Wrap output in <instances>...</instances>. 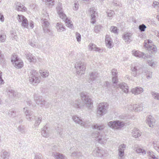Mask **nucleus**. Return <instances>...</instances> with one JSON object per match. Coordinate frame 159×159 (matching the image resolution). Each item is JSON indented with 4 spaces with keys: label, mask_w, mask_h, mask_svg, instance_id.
I'll use <instances>...</instances> for the list:
<instances>
[{
    "label": "nucleus",
    "mask_w": 159,
    "mask_h": 159,
    "mask_svg": "<svg viewBox=\"0 0 159 159\" xmlns=\"http://www.w3.org/2000/svg\"><path fill=\"white\" fill-rule=\"evenodd\" d=\"M159 4V2L154 1L152 3V6H153L154 7H155L156 6H158Z\"/></svg>",
    "instance_id": "64"
},
{
    "label": "nucleus",
    "mask_w": 159,
    "mask_h": 159,
    "mask_svg": "<svg viewBox=\"0 0 159 159\" xmlns=\"http://www.w3.org/2000/svg\"><path fill=\"white\" fill-rule=\"evenodd\" d=\"M75 67L77 70V74L82 75L84 73L86 68L84 63L81 62H77L75 64Z\"/></svg>",
    "instance_id": "8"
},
{
    "label": "nucleus",
    "mask_w": 159,
    "mask_h": 159,
    "mask_svg": "<svg viewBox=\"0 0 159 159\" xmlns=\"http://www.w3.org/2000/svg\"><path fill=\"white\" fill-rule=\"evenodd\" d=\"M18 57L14 53L13 55L11 57V61L12 62L13 64H14V61H16L17 59H18Z\"/></svg>",
    "instance_id": "49"
},
{
    "label": "nucleus",
    "mask_w": 159,
    "mask_h": 159,
    "mask_svg": "<svg viewBox=\"0 0 159 159\" xmlns=\"http://www.w3.org/2000/svg\"><path fill=\"white\" fill-rule=\"evenodd\" d=\"M110 30L111 32H113L114 33H117V28L116 27L112 26L111 27Z\"/></svg>",
    "instance_id": "56"
},
{
    "label": "nucleus",
    "mask_w": 159,
    "mask_h": 159,
    "mask_svg": "<svg viewBox=\"0 0 159 159\" xmlns=\"http://www.w3.org/2000/svg\"><path fill=\"white\" fill-rule=\"evenodd\" d=\"M46 1L47 5L50 7H52L54 5V0H46Z\"/></svg>",
    "instance_id": "40"
},
{
    "label": "nucleus",
    "mask_w": 159,
    "mask_h": 159,
    "mask_svg": "<svg viewBox=\"0 0 159 159\" xmlns=\"http://www.w3.org/2000/svg\"><path fill=\"white\" fill-rule=\"evenodd\" d=\"M135 95H138L142 93L143 91V89L142 88L137 87L133 89L131 91Z\"/></svg>",
    "instance_id": "24"
},
{
    "label": "nucleus",
    "mask_w": 159,
    "mask_h": 159,
    "mask_svg": "<svg viewBox=\"0 0 159 159\" xmlns=\"http://www.w3.org/2000/svg\"><path fill=\"white\" fill-rule=\"evenodd\" d=\"M49 19L48 13H46L45 16H43L42 20H43V30L44 33L48 34L49 35H52V32L49 29V23L48 21Z\"/></svg>",
    "instance_id": "4"
},
{
    "label": "nucleus",
    "mask_w": 159,
    "mask_h": 159,
    "mask_svg": "<svg viewBox=\"0 0 159 159\" xmlns=\"http://www.w3.org/2000/svg\"><path fill=\"white\" fill-rule=\"evenodd\" d=\"M6 91L9 97L11 98L16 97H18L20 95V94L18 93L14 90L10 88L7 89Z\"/></svg>",
    "instance_id": "13"
},
{
    "label": "nucleus",
    "mask_w": 159,
    "mask_h": 159,
    "mask_svg": "<svg viewBox=\"0 0 159 159\" xmlns=\"http://www.w3.org/2000/svg\"><path fill=\"white\" fill-rule=\"evenodd\" d=\"M134 111L135 112H139L142 111L143 109V104H135Z\"/></svg>",
    "instance_id": "31"
},
{
    "label": "nucleus",
    "mask_w": 159,
    "mask_h": 159,
    "mask_svg": "<svg viewBox=\"0 0 159 159\" xmlns=\"http://www.w3.org/2000/svg\"><path fill=\"white\" fill-rule=\"evenodd\" d=\"M42 118L41 117H39L36 120L35 123L34 125L35 126H38L40 123L41 121Z\"/></svg>",
    "instance_id": "48"
},
{
    "label": "nucleus",
    "mask_w": 159,
    "mask_h": 159,
    "mask_svg": "<svg viewBox=\"0 0 159 159\" xmlns=\"http://www.w3.org/2000/svg\"><path fill=\"white\" fill-rule=\"evenodd\" d=\"M132 75L134 77L138 76V75L140 74L141 72L143 71L142 68L138 69L137 67L135 66L132 68Z\"/></svg>",
    "instance_id": "21"
},
{
    "label": "nucleus",
    "mask_w": 159,
    "mask_h": 159,
    "mask_svg": "<svg viewBox=\"0 0 159 159\" xmlns=\"http://www.w3.org/2000/svg\"><path fill=\"white\" fill-rule=\"evenodd\" d=\"M56 10L59 17L62 19L67 24L66 25L70 28L72 29L73 28V25L71 23V21L68 19L66 14L63 13V11L61 3H58L56 7Z\"/></svg>",
    "instance_id": "2"
},
{
    "label": "nucleus",
    "mask_w": 159,
    "mask_h": 159,
    "mask_svg": "<svg viewBox=\"0 0 159 159\" xmlns=\"http://www.w3.org/2000/svg\"><path fill=\"white\" fill-rule=\"evenodd\" d=\"M72 119L75 123H77L84 127L87 128L89 126L90 122L89 120L83 121L75 116H73Z\"/></svg>",
    "instance_id": "9"
},
{
    "label": "nucleus",
    "mask_w": 159,
    "mask_h": 159,
    "mask_svg": "<svg viewBox=\"0 0 159 159\" xmlns=\"http://www.w3.org/2000/svg\"><path fill=\"white\" fill-rule=\"evenodd\" d=\"M126 145L124 144L120 145L119 147V155L122 157L124 156V150L125 148Z\"/></svg>",
    "instance_id": "22"
},
{
    "label": "nucleus",
    "mask_w": 159,
    "mask_h": 159,
    "mask_svg": "<svg viewBox=\"0 0 159 159\" xmlns=\"http://www.w3.org/2000/svg\"><path fill=\"white\" fill-rule=\"evenodd\" d=\"M132 134L134 137L137 138L141 135L142 133L138 129L135 128L132 130Z\"/></svg>",
    "instance_id": "26"
},
{
    "label": "nucleus",
    "mask_w": 159,
    "mask_h": 159,
    "mask_svg": "<svg viewBox=\"0 0 159 159\" xmlns=\"http://www.w3.org/2000/svg\"><path fill=\"white\" fill-rule=\"evenodd\" d=\"M18 130L19 132L22 134H24L25 133V130L22 126H19L18 128Z\"/></svg>",
    "instance_id": "50"
},
{
    "label": "nucleus",
    "mask_w": 159,
    "mask_h": 159,
    "mask_svg": "<svg viewBox=\"0 0 159 159\" xmlns=\"http://www.w3.org/2000/svg\"><path fill=\"white\" fill-rule=\"evenodd\" d=\"M89 14L90 15L91 18L92 20L91 21V23L93 24L95 23V17L97 16V14L96 12L95 11H94V8H89Z\"/></svg>",
    "instance_id": "15"
},
{
    "label": "nucleus",
    "mask_w": 159,
    "mask_h": 159,
    "mask_svg": "<svg viewBox=\"0 0 159 159\" xmlns=\"http://www.w3.org/2000/svg\"><path fill=\"white\" fill-rule=\"evenodd\" d=\"M98 77V74L95 71L90 73L89 75L88 82L89 83L93 82L96 80Z\"/></svg>",
    "instance_id": "17"
},
{
    "label": "nucleus",
    "mask_w": 159,
    "mask_h": 159,
    "mask_svg": "<svg viewBox=\"0 0 159 159\" xmlns=\"http://www.w3.org/2000/svg\"><path fill=\"white\" fill-rule=\"evenodd\" d=\"M39 72L43 77H46L48 76V72L47 71L46 72H43L42 70H40L39 71Z\"/></svg>",
    "instance_id": "45"
},
{
    "label": "nucleus",
    "mask_w": 159,
    "mask_h": 159,
    "mask_svg": "<svg viewBox=\"0 0 159 159\" xmlns=\"http://www.w3.org/2000/svg\"><path fill=\"white\" fill-rule=\"evenodd\" d=\"M105 42L108 48H111V39L108 35H106V36Z\"/></svg>",
    "instance_id": "30"
},
{
    "label": "nucleus",
    "mask_w": 159,
    "mask_h": 159,
    "mask_svg": "<svg viewBox=\"0 0 159 159\" xmlns=\"http://www.w3.org/2000/svg\"><path fill=\"white\" fill-rule=\"evenodd\" d=\"M52 155L56 159H67L66 157L64 155L60 154L59 152H53Z\"/></svg>",
    "instance_id": "25"
},
{
    "label": "nucleus",
    "mask_w": 159,
    "mask_h": 159,
    "mask_svg": "<svg viewBox=\"0 0 159 159\" xmlns=\"http://www.w3.org/2000/svg\"><path fill=\"white\" fill-rule=\"evenodd\" d=\"M111 73L112 76H113L112 79V82L113 83L116 85H117V83L118 82V79L117 77V70L115 69H113L111 70Z\"/></svg>",
    "instance_id": "16"
},
{
    "label": "nucleus",
    "mask_w": 159,
    "mask_h": 159,
    "mask_svg": "<svg viewBox=\"0 0 159 159\" xmlns=\"http://www.w3.org/2000/svg\"><path fill=\"white\" fill-rule=\"evenodd\" d=\"M102 150L99 149L98 148H96L93 151V155H95L97 157H101L102 156Z\"/></svg>",
    "instance_id": "29"
},
{
    "label": "nucleus",
    "mask_w": 159,
    "mask_h": 159,
    "mask_svg": "<svg viewBox=\"0 0 159 159\" xmlns=\"http://www.w3.org/2000/svg\"><path fill=\"white\" fill-rule=\"evenodd\" d=\"M92 128L93 129L102 130L104 129V127L103 125H99L98 124H96L93 125L92 126Z\"/></svg>",
    "instance_id": "36"
},
{
    "label": "nucleus",
    "mask_w": 159,
    "mask_h": 159,
    "mask_svg": "<svg viewBox=\"0 0 159 159\" xmlns=\"http://www.w3.org/2000/svg\"><path fill=\"white\" fill-rule=\"evenodd\" d=\"M148 155L149 156L151 159H158L155 156V154L152 151H149L148 152Z\"/></svg>",
    "instance_id": "39"
},
{
    "label": "nucleus",
    "mask_w": 159,
    "mask_h": 159,
    "mask_svg": "<svg viewBox=\"0 0 159 159\" xmlns=\"http://www.w3.org/2000/svg\"><path fill=\"white\" fill-rule=\"evenodd\" d=\"M37 103L41 107L45 106L46 107H48L47 104H46V102L43 99H41L39 101H37Z\"/></svg>",
    "instance_id": "34"
},
{
    "label": "nucleus",
    "mask_w": 159,
    "mask_h": 159,
    "mask_svg": "<svg viewBox=\"0 0 159 159\" xmlns=\"http://www.w3.org/2000/svg\"><path fill=\"white\" fill-rule=\"evenodd\" d=\"M29 80L30 84L37 85L40 83V80L39 78L37 72L34 70H32L29 75Z\"/></svg>",
    "instance_id": "3"
},
{
    "label": "nucleus",
    "mask_w": 159,
    "mask_h": 159,
    "mask_svg": "<svg viewBox=\"0 0 159 159\" xmlns=\"http://www.w3.org/2000/svg\"><path fill=\"white\" fill-rule=\"evenodd\" d=\"M6 39V36L4 34H1L0 35V42H4Z\"/></svg>",
    "instance_id": "54"
},
{
    "label": "nucleus",
    "mask_w": 159,
    "mask_h": 159,
    "mask_svg": "<svg viewBox=\"0 0 159 159\" xmlns=\"http://www.w3.org/2000/svg\"><path fill=\"white\" fill-rule=\"evenodd\" d=\"M16 113V111L11 109L8 112V114L10 116L13 117L15 116Z\"/></svg>",
    "instance_id": "47"
},
{
    "label": "nucleus",
    "mask_w": 159,
    "mask_h": 159,
    "mask_svg": "<svg viewBox=\"0 0 159 159\" xmlns=\"http://www.w3.org/2000/svg\"><path fill=\"white\" fill-rule=\"evenodd\" d=\"M102 26L101 25H98L95 27L94 30L96 33H97L100 30Z\"/></svg>",
    "instance_id": "51"
},
{
    "label": "nucleus",
    "mask_w": 159,
    "mask_h": 159,
    "mask_svg": "<svg viewBox=\"0 0 159 159\" xmlns=\"http://www.w3.org/2000/svg\"><path fill=\"white\" fill-rule=\"evenodd\" d=\"M135 104H132L128 106V108L129 110L130 111H133L134 110V111L135 109Z\"/></svg>",
    "instance_id": "57"
},
{
    "label": "nucleus",
    "mask_w": 159,
    "mask_h": 159,
    "mask_svg": "<svg viewBox=\"0 0 159 159\" xmlns=\"http://www.w3.org/2000/svg\"><path fill=\"white\" fill-rule=\"evenodd\" d=\"M16 18L18 21L21 23V25L22 26L27 28L28 25V21L24 16L18 15Z\"/></svg>",
    "instance_id": "12"
},
{
    "label": "nucleus",
    "mask_w": 159,
    "mask_h": 159,
    "mask_svg": "<svg viewBox=\"0 0 159 159\" xmlns=\"http://www.w3.org/2000/svg\"><path fill=\"white\" fill-rule=\"evenodd\" d=\"M89 50L92 51H96L99 52L100 49L96 47V45L93 43H91L89 45Z\"/></svg>",
    "instance_id": "28"
},
{
    "label": "nucleus",
    "mask_w": 159,
    "mask_h": 159,
    "mask_svg": "<svg viewBox=\"0 0 159 159\" xmlns=\"http://www.w3.org/2000/svg\"><path fill=\"white\" fill-rule=\"evenodd\" d=\"M153 144V147L154 149L159 152V141H154Z\"/></svg>",
    "instance_id": "37"
},
{
    "label": "nucleus",
    "mask_w": 159,
    "mask_h": 159,
    "mask_svg": "<svg viewBox=\"0 0 159 159\" xmlns=\"http://www.w3.org/2000/svg\"><path fill=\"white\" fill-rule=\"evenodd\" d=\"M78 152L77 151H74L73 152L71 153L70 152V153L71 154L70 156L73 157H77V154Z\"/></svg>",
    "instance_id": "60"
},
{
    "label": "nucleus",
    "mask_w": 159,
    "mask_h": 159,
    "mask_svg": "<svg viewBox=\"0 0 159 159\" xmlns=\"http://www.w3.org/2000/svg\"><path fill=\"white\" fill-rule=\"evenodd\" d=\"M58 133H59V134H62V129L60 128L59 129V127H57V128L56 129Z\"/></svg>",
    "instance_id": "61"
},
{
    "label": "nucleus",
    "mask_w": 159,
    "mask_h": 159,
    "mask_svg": "<svg viewBox=\"0 0 159 159\" xmlns=\"http://www.w3.org/2000/svg\"><path fill=\"white\" fill-rule=\"evenodd\" d=\"M41 97L40 96H39L37 95L36 94H34V100L36 101V103H37V101H39L41 99Z\"/></svg>",
    "instance_id": "53"
},
{
    "label": "nucleus",
    "mask_w": 159,
    "mask_h": 159,
    "mask_svg": "<svg viewBox=\"0 0 159 159\" xmlns=\"http://www.w3.org/2000/svg\"><path fill=\"white\" fill-rule=\"evenodd\" d=\"M144 73H146L147 78L148 79H149L152 78V72L149 71L147 70L145 71Z\"/></svg>",
    "instance_id": "43"
},
{
    "label": "nucleus",
    "mask_w": 159,
    "mask_h": 159,
    "mask_svg": "<svg viewBox=\"0 0 159 159\" xmlns=\"http://www.w3.org/2000/svg\"><path fill=\"white\" fill-rule=\"evenodd\" d=\"M5 63V59L4 55L0 56V64L3 66L4 65Z\"/></svg>",
    "instance_id": "44"
},
{
    "label": "nucleus",
    "mask_w": 159,
    "mask_h": 159,
    "mask_svg": "<svg viewBox=\"0 0 159 159\" xmlns=\"http://www.w3.org/2000/svg\"><path fill=\"white\" fill-rule=\"evenodd\" d=\"M114 14L113 11H110V12H107V16L109 17H111Z\"/></svg>",
    "instance_id": "62"
},
{
    "label": "nucleus",
    "mask_w": 159,
    "mask_h": 159,
    "mask_svg": "<svg viewBox=\"0 0 159 159\" xmlns=\"http://www.w3.org/2000/svg\"><path fill=\"white\" fill-rule=\"evenodd\" d=\"M41 134L42 135L45 137L47 138L49 137V133L47 126H45L44 127L41 131Z\"/></svg>",
    "instance_id": "33"
},
{
    "label": "nucleus",
    "mask_w": 159,
    "mask_h": 159,
    "mask_svg": "<svg viewBox=\"0 0 159 159\" xmlns=\"http://www.w3.org/2000/svg\"><path fill=\"white\" fill-rule=\"evenodd\" d=\"M1 156L3 159H8L9 154L6 151H4L3 152L2 154L1 155Z\"/></svg>",
    "instance_id": "41"
},
{
    "label": "nucleus",
    "mask_w": 159,
    "mask_h": 159,
    "mask_svg": "<svg viewBox=\"0 0 159 159\" xmlns=\"http://www.w3.org/2000/svg\"><path fill=\"white\" fill-rule=\"evenodd\" d=\"M135 151L137 153L139 154L141 153L143 155L145 154L146 153V151L145 150L140 148H137Z\"/></svg>",
    "instance_id": "35"
},
{
    "label": "nucleus",
    "mask_w": 159,
    "mask_h": 159,
    "mask_svg": "<svg viewBox=\"0 0 159 159\" xmlns=\"http://www.w3.org/2000/svg\"><path fill=\"white\" fill-rule=\"evenodd\" d=\"M117 88H120L123 91L126 93H128L129 91L128 87L127 84L125 83H122L116 85Z\"/></svg>",
    "instance_id": "19"
},
{
    "label": "nucleus",
    "mask_w": 159,
    "mask_h": 159,
    "mask_svg": "<svg viewBox=\"0 0 159 159\" xmlns=\"http://www.w3.org/2000/svg\"><path fill=\"white\" fill-rule=\"evenodd\" d=\"M108 125L110 127L116 129H120L125 125L123 122L118 120L111 121L108 122Z\"/></svg>",
    "instance_id": "7"
},
{
    "label": "nucleus",
    "mask_w": 159,
    "mask_h": 159,
    "mask_svg": "<svg viewBox=\"0 0 159 159\" xmlns=\"http://www.w3.org/2000/svg\"><path fill=\"white\" fill-rule=\"evenodd\" d=\"M0 20L2 22H3L4 20L3 15L1 13H0Z\"/></svg>",
    "instance_id": "63"
},
{
    "label": "nucleus",
    "mask_w": 159,
    "mask_h": 159,
    "mask_svg": "<svg viewBox=\"0 0 159 159\" xmlns=\"http://www.w3.org/2000/svg\"><path fill=\"white\" fill-rule=\"evenodd\" d=\"M75 36L77 41L78 42L80 41L81 38L80 34L79 33L76 32L75 33Z\"/></svg>",
    "instance_id": "55"
},
{
    "label": "nucleus",
    "mask_w": 159,
    "mask_h": 159,
    "mask_svg": "<svg viewBox=\"0 0 159 159\" xmlns=\"http://www.w3.org/2000/svg\"><path fill=\"white\" fill-rule=\"evenodd\" d=\"M2 73L0 71V84H3L4 83V80L2 79Z\"/></svg>",
    "instance_id": "58"
},
{
    "label": "nucleus",
    "mask_w": 159,
    "mask_h": 159,
    "mask_svg": "<svg viewBox=\"0 0 159 159\" xmlns=\"http://www.w3.org/2000/svg\"><path fill=\"white\" fill-rule=\"evenodd\" d=\"M132 34L130 33H127L123 35V39L125 42L129 43L132 40Z\"/></svg>",
    "instance_id": "18"
},
{
    "label": "nucleus",
    "mask_w": 159,
    "mask_h": 159,
    "mask_svg": "<svg viewBox=\"0 0 159 159\" xmlns=\"http://www.w3.org/2000/svg\"><path fill=\"white\" fill-rule=\"evenodd\" d=\"M92 137L100 143H106L107 141L106 135L104 133L101 134L98 132L94 131L92 134Z\"/></svg>",
    "instance_id": "5"
},
{
    "label": "nucleus",
    "mask_w": 159,
    "mask_h": 159,
    "mask_svg": "<svg viewBox=\"0 0 159 159\" xmlns=\"http://www.w3.org/2000/svg\"><path fill=\"white\" fill-rule=\"evenodd\" d=\"M14 62V64H13L15 65L16 67L20 68L22 67L23 62L19 59L18 58Z\"/></svg>",
    "instance_id": "32"
},
{
    "label": "nucleus",
    "mask_w": 159,
    "mask_h": 159,
    "mask_svg": "<svg viewBox=\"0 0 159 159\" xmlns=\"http://www.w3.org/2000/svg\"><path fill=\"white\" fill-rule=\"evenodd\" d=\"M108 104L106 102L100 103L97 108V114L100 116L105 114L107 111Z\"/></svg>",
    "instance_id": "6"
},
{
    "label": "nucleus",
    "mask_w": 159,
    "mask_h": 159,
    "mask_svg": "<svg viewBox=\"0 0 159 159\" xmlns=\"http://www.w3.org/2000/svg\"><path fill=\"white\" fill-rule=\"evenodd\" d=\"M147 121L150 127H152L155 124V120L151 116L149 115L147 119Z\"/></svg>",
    "instance_id": "23"
},
{
    "label": "nucleus",
    "mask_w": 159,
    "mask_h": 159,
    "mask_svg": "<svg viewBox=\"0 0 159 159\" xmlns=\"http://www.w3.org/2000/svg\"><path fill=\"white\" fill-rule=\"evenodd\" d=\"M144 46L147 48V49L148 51H151L152 49L154 46H152L150 44H147L146 43V42L144 43Z\"/></svg>",
    "instance_id": "42"
},
{
    "label": "nucleus",
    "mask_w": 159,
    "mask_h": 159,
    "mask_svg": "<svg viewBox=\"0 0 159 159\" xmlns=\"http://www.w3.org/2000/svg\"><path fill=\"white\" fill-rule=\"evenodd\" d=\"M147 61L148 65L154 67L156 65L153 60H148Z\"/></svg>",
    "instance_id": "52"
},
{
    "label": "nucleus",
    "mask_w": 159,
    "mask_h": 159,
    "mask_svg": "<svg viewBox=\"0 0 159 159\" xmlns=\"http://www.w3.org/2000/svg\"><path fill=\"white\" fill-rule=\"evenodd\" d=\"M146 28L147 27L144 24H142V25H140L139 27V29L141 32L144 31Z\"/></svg>",
    "instance_id": "46"
},
{
    "label": "nucleus",
    "mask_w": 159,
    "mask_h": 159,
    "mask_svg": "<svg viewBox=\"0 0 159 159\" xmlns=\"http://www.w3.org/2000/svg\"><path fill=\"white\" fill-rule=\"evenodd\" d=\"M25 55L26 56L27 59L30 62L35 63L36 61V58L31 53L29 52H26Z\"/></svg>",
    "instance_id": "20"
},
{
    "label": "nucleus",
    "mask_w": 159,
    "mask_h": 159,
    "mask_svg": "<svg viewBox=\"0 0 159 159\" xmlns=\"http://www.w3.org/2000/svg\"><path fill=\"white\" fill-rule=\"evenodd\" d=\"M132 54L136 57L141 58L143 59H147L148 58H150L152 57L151 55H149L148 54H146L143 52L136 51L135 50L132 51Z\"/></svg>",
    "instance_id": "10"
},
{
    "label": "nucleus",
    "mask_w": 159,
    "mask_h": 159,
    "mask_svg": "<svg viewBox=\"0 0 159 159\" xmlns=\"http://www.w3.org/2000/svg\"><path fill=\"white\" fill-rule=\"evenodd\" d=\"M80 96L81 98L83 103L81 104L78 101H76L74 104V106L78 108H87L88 109L92 110L93 107V103L91 102V99L87 95V93L84 92L81 93H80Z\"/></svg>",
    "instance_id": "1"
},
{
    "label": "nucleus",
    "mask_w": 159,
    "mask_h": 159,
    "mask_svg": "<svg viewBox=\"0 0 159 159\" xmlns=\"http://www.w3.org/2000/svg\"><path fill=\"white\" fill-rule=\"evenodd\" d=\"M24 112L26 118L28 120L31 121L34 120L35 116L34 114V112L29 111L27 107L24 108Z\"/></svg>",
    "instance_id": "11"
},
{
    "label": "nucleus",
    "mask_w": 159,
    "mask_h": 159,
    "mask_svg": "<svg viewBox=\"0 0 159 159\" xmlns=\"http://www.w3.org/2000/svg\"><path fill=\"white\" fill-rule=\"evenodd\" d=\"M14 7L15 9L18 11H25L26 10V8L22 5L21 3L19 2H16Z\"/></svg>",
    "instance_id": "14"
},
{
    "label": "nucleus",
    "mask_w": 159,
    "mask_h": 159,
    "mask_svg": "<svg viewBox=\"0 0 159 159\" xmlns=\"http://www.w3.org/2000/svg\"><path fill=\"white\" fill-rule=\"evenodd\" d=\"M29 44L32 47H34V48H37V47H38V44L35 43H34V42H30L29 43Z\"/></svg>",
    "instance_id": "59"
},
{
    "label": "nucleus",
    "mask_w": 159,
    "mask_h": 159,
    "mask_svg": "<svg viewBox=\"0 0 159 159\" xmlns=\"http://www.w3.org/2000/svg\"><path fill=\"white\" fill-rule=\"evenodd\" d=\"M56 28L57 31L59 32H61L65 30V28L61 23H57V24Z\"/></svg>",
    "instance_id": "27"
},
{
    "label": "nucleus",
    "mask_w": 159,
    "mask_h": 159,
    "mask_svg": "<svg viewBox=\"0 0 159 159\" xmlns=\"http://www.w3.org/2000/svg\"><path fill=\"white\" fill-rule=\"evenodd\" d=\"M151 93L154 99L159 100V93L154 91L151 92Z\"/></svg>",
    "instance_id": "38"
}]
</instances>
